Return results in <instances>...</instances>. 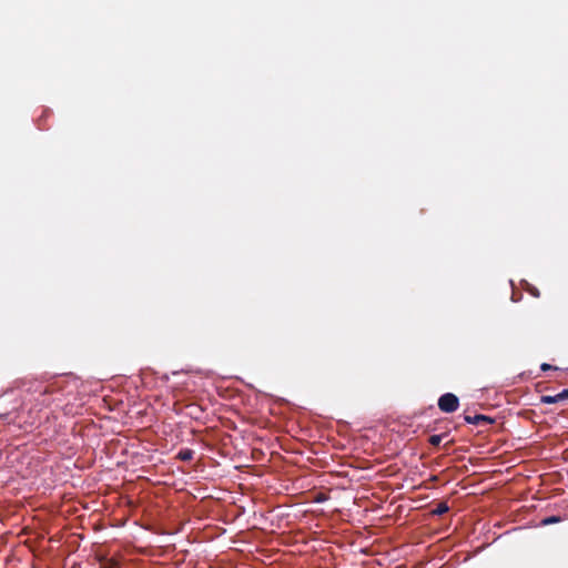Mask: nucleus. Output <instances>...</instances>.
Here are the masks:
<instances>
[{"label":"nucleus","mask_w":568,"mask_h":568,"mask_svg":"<svg viewBox=\"0 0 568 568\" xmlns=\"http://www.w3.org/2000/svg\"><path fill=\"white\" fill-rule=\"evenodd\" d=\"M541 371L546 372V371H550V369H558L557 367L548 364V363H542L541 366H540Z\"/></svg>","instance_id":"nucleus-9"},{"label":"nucleus","mask_w":568,"mask_h":568,"mask_svg":"<svg viewBox=\"0 0 568 568\" xmlns=\"http://www.w3.org/2000/svg\"><path fill=\"white\" fill-rule=\"evenodd\" d=\"M59 389H60V387L58 386V384L52 383V384L45 385L40 393L42 395L53 394V393L58 392Z\"/></svg>","instance_id":"nucleus-7"},{"label":"nucleus","mask_w":568,"mask_h":568,"mask_svg":"<svg viewBox=\"0 0 568 568\" xmlns=\"http://www.w3.org/2000/svg\"><path fill=\"white\" fill-rule=\"evenodd\" d=\"M194 452L190 448L181 449L178 454V458L183 462H190L193 459Z\"/></svg>","instance_id":"nucleus-4"},{"label":"nucleus","mask_w":568,"mask_h":568,"mask_svg":"<svg viewBox=\"0 0 568 568\" xmlns=\"http://www.w3.org/2000/svg\"><path fill=\"white\" fill-rule=\"evenodd\" d=\"M437 404L443 413H454L459 407V399L453 393H445L438 398Z\"/></svg>","instance_id":"nucleus-1"},{"label":"nucleus","mask_w":568,"mask_h":568,"mask_svg":"<svg viewBox=\"0 0 568 568\" xmlns=\"http://www.w3.org/2000/svg\"><path fill=\"white\" fill-rule=\"evenodd\" d=\"M448 510H449V507H448L447 503L442 501L436 505V507L432 510V514L436 515V516H442V515L446 514Z\"/></svg>","instance_id":"nucleus-5"},{"label":"nucleus","mask_w":568,"mask_h":568,"mask_svg":"<svg viewBox=\"0 0 568 568\" xmlns=\"http://www.w3.org/2000/svg\"><path fill=\"white\" fill-rule=\"evenodd\" d=\"M564 400H568V388L556 395H542L540 397V403L542 404H557Z\"/></svg>","instance_id":"nucleus-2"},{"label":"nucleus","mask_w":568,"mask_h":568,"mask_svg":"<svg viewBox=\"0 0 568 568\" xmlns=\"http://www.w3.org/2000/svg\"><path fill=\"white\" fill-rule=\"evenodd\" d=\"M464 419L467 424H473V425H480L481 423H486V424L493 423V419L490 417H488L486 415H481V414L474 415V416L465 415Z\"/></svg>","instance_id":"nucleus-3"},{"label":"nucleus","mask_w":568,"mask_h":568,"mask_svg":"<svg viewBox=\"0 0 568 568\" xmlns=\"http://www.w3.org/2000/svg\"><path fill=\"white\" fill-rule=\"evenodd\" d=\"M528 292L535 296V297H539V291L536 288V287H529L528 288Z\"/></svg>","instance_id":"nucleus-10"},{"label":"nucleus","mask_w":568,"mask_h":568,"mask_svg":"<svg viewBox=\"0 0 568 568\" xmlns=\"http://www.w3.org/2000/svg\"><path fill=\"white\" fill-rule=\"evenodd\" d=\"M448 434V432H445L443 434H438V435H432L429 438H428V443L433 446H438L443 438L446 437Z\"/></svg>","instance_id":"nucleus-6"},{"label":"nucleus","mask_w":568,"mask_h":568,"mask_svg":"<svg viewBox=\"0 0 568 568\" xmlns=\"http://www.w3.org/2000/svg\"><path fill=\"white\" fill-rule=\"evenodd\" d=\"M560 521H561V518L559 516H549L541 520V525L548 526V525L557 524Z\"/></svg>","instance_id":"nucleus-8"}]
</instances>
